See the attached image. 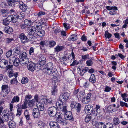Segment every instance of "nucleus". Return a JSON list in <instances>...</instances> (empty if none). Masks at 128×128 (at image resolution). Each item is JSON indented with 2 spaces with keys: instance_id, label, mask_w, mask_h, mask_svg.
Segmentation results:
<instances>
[{
  "instance_id": "obj_1",
  "label": "nucleus",
  "mask_w": 128,
  "mask_h": 128,
  "mask_svg": "<svg viewBox=\"0 0 128 128\" xmlns=\"http://www.w3.org/2000/svg\"><path fill=\"white\" fill-rule=\"evenodd\" d=\"M43 72L49 76L57 75L58 71L57 69L53 68V64L51 62L48 63L43 69Z\"/></svg>"
},
{
  "instance_id": "obj_2",
  "label": "nucleus",
  "mask_w": 128,
  "mask_h": 128,
  "mask_svg": "<svg viewBox=\"0 0 128 128\" xmlns=\"http://www.w3.org/2000/svg\"><path fill=\"white\" fill-rule=\"evenodd\" d=\"M70 96V95L69 93L66 92L61 95L60 96V100L56 102V103L57 108H62L66 106H64L63 102H66L69 99Z\"/></svg>"
},
{
  "instance_id": "obj_3",
  "label": "nucleus",
  "mask_w": 128,
  "mask_h": 128,
  "mask_svg": "<svg viewBox=\"0 0 128 128\" xmlns=\"http://www.w3.org/2000/svg\"><path fill=\"white\" fill-rule=\"evenodd\" d=\"M59 110L62 111L64 112V118L66 120H74V118L73 117L72 112L68 111L66 109V106H65L64 107L59 108Z\"/></svg>"
},
{
  "instance_id": "obj_4",
  "label": "nucleus",
  "mask_w": 128,
  "mask_h": 128,
  "mask_svg": "<svg viewBox=\"0 0 128 128\" xmlns=\"http://www.w3.org/2000/svg\"><path fill=\"white\" fill-rule=\"evenodd\" d=\"M19 57L21 60L20 62L22 61L23 65H25L29 61V59L28 58L27 54L26 52H21L19 54Z\"/></svg>"
},
{
  "instance_id": "obj_5",
  "label": "nucleus",
  "mask_w": 128,
  "mask_h": 128,
  "mask_svg": "<svg viewBox=\"0 0 128 128\" xmlns=\"http://www.w3.org/2000/svg\"><path fill=\"white\" fill-rule=\"evenodd\" d=\"M70 106L72 108H74L77 113L76 114H78L80 112L81 109V104L77 102L73 101H72L70 104Z\"/></svg>"
},
{
  "instance_id": "obj_6",
  "label": "nucleus",
  "mask_w": 128,
  "mask_h": 128,
  "mask_svg": "<svg viewBox=\"0 0 128 128\" xmlns=\"http://www.w3.org/2000/svg\"><path fill=\"white\" fill-rule=\"evenodd\" d=\"M57 110L56 107L53 106L48 108V115L50 116L53 117L56 114Z\"/></svg>"
},
{
  "instance_id": "obj_7",
  "label": "nucleus",
  "mask_w": 128,
  "mask_h": 128,
  "mask_svg": "<svg viewBox=\"0 0 128 128\" xmlns=\"http://www.w3.org/2000/svg\"><path fill=\"white\" fill-rule=\"evenodd\" d=\"M20 61L18 58H16L14 56H11L9 60L10 62L11 63V62H13L14 66H18L20 62Z\"/></svg>"
},
{
  "instance_id": "obj_8",
  "label": "nucleus",
  "mask_w": 128,
  "mask_h": 128,
  "mask_svg": "<svg viewBox=\"0 0 128 128\" xmlns=\"http://www.w3.org/2000/svg\"><path fill=\"white\" fill-rule=\"evenodd\" d=\"M100 106L98 105H96L95 108L94 110H94L93 109H92L91 110V113H92L93 114H94L97 117H100L102 116V114L100 113Z\"/></svg>"
},
{
  "instance_id": "obj_9",
  "label": "nucleus",
  "mask_w": 128,
  "mask_h": 128,
  "mask_svg": "<svg viewBox=\"0 0 128 128\" xmlns=\"http://www.w3.org/2000/svg\"><path fill=\"white\" fill-rule=\"evenodd\" d=\"M42 104L46 107H47L49 105L52 104V99L51 98L49 99L46 98H42Z\"/></svg>"
},
{
  "instance_id": "obj_10",
  "label": "nucleus",
  "mask_w": 128,
  "mask_h": 128,
  "mask_svg": "<svg viewBox=\"0 0 128 128\" xmlns=\"http://www.w3.org/2000/svg\"><path fill=\"white\" fill-rule=\"evenodd\" d=\"M92 94L90 93L88 94L86 97H84L82 99V103L84 104H88L90 101Z\"/></svg>"
},
{
  "instance_id": "obj_11",
  "label": "nucleus",
  "mask_w": 128,
  "mask_h": 128,
  "mask_svg": "<svg viewBox=\"0 0 128 128\" xmlns=\"http://www.w3.org/2000/svg\"><path fill=\"white\" fill-rule=\"evenodd\" d=\"M26 64L28 65L27 68L29 70L32 72L34 71L35 69V64L31 61H28L27 64H25V65Z\"/></svg>"
},
{
  "instance_id": "obj_12",
  "label": "nucleus",
  "mask_w": 128,
  "mask_h": 128,
  "mask_svg": "<svg viewBox=\"0 0 128 128\" xmlns=\"http://www.w3.org/2000/svg\"><path fill=\"white\" fill-rule=\"evenodd\" d=\"M21 42L22 43H26L28 41V39L27 36L23 33L21 34L19 36Z\"/></svg>"
},
{
  "instance_id": "obj_13",
  "label": "nucleus",
  "mask_w": 128,
  "mask_h": 128,
  "mask_svg": "<svg viewBox=\"0 0 128 128\" xmlns=\"http://www.w3.org/2000/svg\"><path fill=\"white\" fill-rule=\"evenodd\" d=\"M54 116L56 117V120L58 123L64 125V120L59 113H56Z\"/></svg>"
},
{
  "instance_id": "obj_14",
  "label": "nucleus",
  "mask_w": 128,
  "mask_h": 128,
  "mask_svg": "<svg viewBox=\"0 0 128 128\" xmlns=\"http://www.w3.org/2000/svg\"><path fill=\"white\" fill-rule=\"evenodd\" d=\"M32 115L34 118H38L40 116V112L39 110L37 108H35L32 110Z\"/></svg>"
},
{
  "instance_id": "obj_15",
  "label": "nucleus",
  "mask_w": 128,
  "mask_h": 128,
  "mask_svg": "<svg viewBox=\"0 0 128 128\" xmlns=\"http://www.w3.org/2000/svg\"><path fill=\"white\" fill-rule=\"evenodd\" d=\"M18 5L20 8L22 12H25L26 10L28 8L27 5L24 4L22 1L20 2Z\"/></svg>"
},
{
  "instance_id": "obj_16",
  "label": "nucleus",
  "mask_w": 128,
  "mask_h": 128,
  "mask_svg": "<svg viewBox=\"0 0 128 128\" xmlns=\"http://www.w3.org/2000/svg\"><path fill=\"white\" fill-rule=\"evenodd\" d=\"M93 106L91 105L88 104L85 106L84 110L85 112H87L88 114L89 113V114H92V113H91V110L90 111V110H92V109H93Z\"/></svg>"
},
{
  "instance_id": "obj_17",
  "label": "nucleus",
  "mask_w": 128,
  "mask_h": 128,
  "mask_svg": "<svg viewBox=\"0 0 128 128\" xmlns=\"http://www.w3.org/2000/svg\"><path fill=\"white\" fill-rule=\"evenodd\" d=\"M29 34L30 35H34L36 32V27L35 26H31L28 28Z\"/></svg>"
},
{
  "instance_id": "obj_18",
  "label": "nucleus",
  "mask_w": 128,
  "mask_h": 128,
  "mask_svg": "<svg viewBox=\"0 0 128 128\" xmlns=\"http://www.w3.org/2000/svg\"><path fill=\"white\" fill-rule=\"evenodd\" d=\"M15 19L16 20V22H17L18 19L22 20L23 19L24 16V14L23 13L18 12L17 13L15 14Z\"/></svg>"
},
{
  "instance_id": "obj_19",
  "label": "nucleus",
  "mask_w": 128,
  "mask_h": 128,
  "mask_svg": "<svg viewBox=\"0 0 128 128\" xmlns=\"http://www.w3.org/2000/svg\"><path fill=\"white\" fill-rule=\"evenodd\" d=\"M15 14H10V16H8L6 18L9 22H11L14 23L16 22V20H15Z\"/></svg>"
},
{
  "instance_id": "obj_20",
  "label": "nucleus",
  "mask_w": 128,
  "mask_h": 128,
  "mask_svg": "<svg viewBox=\"0 0 128 128\" xmlns=\"http://www.w3.org/2000/svg\"><path fill=\"white\" fill-rule=\"evenodd\" d=\"M49 124L51 128H60L58 123L56 122H50Z\"/></svg>"
},
{
  "instance_id": "obj_21",
  "label": "nucleus",
  "mask_w": 128,
  "mask_h": 128,
  "mask_svg": "<svg viewBox=\"0 0 128 128\" xmlns=\"http://www.w3.org/2000/svg\"><path fill=\"white\" fill-rule=\"evenodd\" d=\"M46 61V57L44 56H41L39 58V63L40 66H42L45 64Z\"/></svg>"
},
{
  "instance_id": "obj_22",
  "label": "nucleus",
  "mask_w": 128,
  "mask_h": 128,
  "mask_svg": "<svg viewBox=\"0 0 128 128\" xmlns=\"http://www.w3.org/2000/svg\"><path fill=\"white\" fill-rule=\"evenodd\" d=\"M116 105L115 104H112L109 106L108 108H105V109L107 108V109L109 112H114L116 110L115 109Z\"/></svg>"
},
{
  "instance_id": "obj_23",
  "label": "nucleus",
  "mask_w": 128,
  "mask_h": 128,
  "mask_svg": "<svg viewBox=\"0 0 128 128\" xmlns=\"http://www.w3.org/2000/svg\"><path fill=\"white\" fill-rule=\"evenodd\" d=\"M8 61L5 60L3 59L0 60V68H4L8 65Z\"/></svg>"
},
{
  "instance_id": "obj_24",
  "label": "nucleus",
  "mask_w": 128,
  "mask_h": 128,
  "mask_svg": "<svg viewBox=\"0 0 128 128\" xmlns=\"http://www.w3.org/2000/svg\"><path fill=\"white\" fill-rule=\"evenodd\" d=\"M36 105L38 108L37 109L39 110V111H42L44 110V106L42 102H39L37 103Z\"/></svg>"
},
{
  "instance_id": "obj_25",
  "label": "nucleus",
  "mask_w": 128,
  "mask_h": 128,
  "mask_svg": "<svg viewBox=\"0 0 128 128\" xmlns=\"http://www.w3.org/2000/svg\"><path fill=\"white\" fill-rule=\"evenodd\" d=\"M64 48L63 46L58 45L54 48V52L56 54L62 50Z\"/></svg>"
},
{
  "instance_id": "obj_26",
  "label": "nucleus",
  "mask_w": 128,
  "mask_h": 128,
  "mask_svg": "<svg viewBox=\"0 0 128 128\" xmlns=\"http://www.w3.org/2000/svg\"><path fill=\"white\" fill-rule=\"evenodd\" d=\"M21 104V103H20L16 105L18 108L17 110V113L16 114V116H20L21 115L22 109L20 107Z\"/></svg>"
},
{
  "instance_id": "obj_27",
  "label": "nucleus",
  "mask_w": 128,
  "mask_h": 128,
  "mask_svg": "<svg viewBox=\"0 0 128 128\" xmlns=\"http://www.w3.org/2000/svg\"><path fill=\"white\" fill-rule=\"evenodd\" d=\"M4 30L6 33L9 34H12L13 32L12 28L8 26L5 27Z\"/></svg>"
},
{
  "instance_id": "obj_28",
  "label": "nucleus",
  "mask_w": 128,
  "mask_h": 128,
  "mask_svg": "<svg viewBox=\"0 0 128 128\" xmlns=\"http://www.w3.org/2000/svg\"><path fill=\"white\" fill-rule=\"evenodd\" d=\"M20 52V48L19 46L15 47L13 50V52L14 55L16 56L18 55H19Z\"/></svg>"
},
{
  "instance_id": "obj_29",
  "label": "nucleus",
  "mask_w": 128,
  "mask_h": 128,
  "mask_svg": "<svg viewBox=\"0 0 128 128\" xmlns=\"http://www.w3.org/2000/svg\"><path fill=\"white\" fill-rule=\"evenodd\" d=\"M57 74H57V76H56V75H54L53 76H49L50 78L52 79V82L55 83L57 82L58 80V79L57 78V77L59 75V73L58 72Z\"/></svg>"
},
{
  "instance_id": "obj_30",
  "label": "nucleus",
  "mask_w": 128,
  "mask_h": 128,
  "mask_svg": "<svg viewBox=\"0 0 128 128\" xmlns=\"http://www.w3.org/2000/svg\"><path fill=\"white\" fill-rule=\"evenodd\" d=\"M2 15L3 17H6L9 16L8 10L2 9L1 10Z\"/></svg>"
},
{
  "instance_id": "obj_31",
  "label": "nucleus",
  "mask_w": 128,
  "mask_h": 128,
  "mask_svg": "<svg viewBox=\"0 0 128 128\" xmlns=\"http://www.w3.org/2000/svg\"><path fill=\"white\" fill-rule=\"evenodd\" d=\"M118 10L117 8L115 6L112 10L109 12V14L112 16L116 15L118 14L117 11Z\"/></svg>"
},
{
  "instance_id": "obj_32",
  "label": "nucleus",
  "mask_w": 128,
  "mask_h": 128,
  "mask_svg": "<svg viewBox=\"0 0 128 128\" xmlns=\"http://www.w3.org/2000/svg\"><path fill=\"white\" fill-rule=\"evenodd\" d=\"M36 34L42 37L45 34L44 30H36Z\"/></svg>"
},
{
  "instance_id": "obj_33",
  "label": "nucleus",
  "mask_w": 128,
  "mask_h": 128,
  "mask_svg": "<svg viewBox=\"0 0 128 128\" xmlns=\"http://www.w3.org/2000/svg\"><path fill=\"white\" fill-rule=\"evenodd\" d=\"M8 125L9 128H16V123L12 120H11L9 122Z\"/></svg>"
},
{
  "instance_id": "obj_34",
  "label": "nucleus",
  "mask_w": 128,
  "mask_h": 128,
  "mask_svg": "<svg viewBox=\"0 0 128 128\" xmlns=\"http://www.w3.org/2000/svg\"><path fill=\"white\" fill-rule=\"evenodd\" d=\"M105 124L103 122H98L96 124V127H94L93 128H105Z\"/></svg>"
},
{
  "instance_id": "obj_35",
  "label": "nucleus",
  "mask_w": 128,
  "mask_h": 128,
  "mask_svg": "<svg viewBox=\"0 0 128 128\" xmlns=\"http://www.w3.org/2000/svg\"><path fill=\"white\" fill-rule=\"evenodd\" d=\"M68 58L66 56L62 57L60 59V61L62 64L64 65H66L68 63Z\"/></svg>"
},
{
  "instance_id": "obj_36",
  "label": "nucleus",
  "mask_w": 128,
  "mask_h": 128,
  "mask_svg": "<svg viewBox=\"0 0 128 128\" xmlns=\"http://www.w3.org/2000/svg\"><path fill=\"white\" fill-rule=\"evenodd\" d=\"M34 50L32 47H31L29 50V54L31 57H32L34 58L35 56L34 54Z\"/></svg>"
},
{
  "instance_id": "obj_37",
  "label": "nucleus",
  "mask_w": 128,
  "mask_h": 128,
  "mask_svg": "<svg viewBox=\"0 0 128 128\" xmlns=\"http://www.w3.org/2000/svg\"><path fill=\"white\" fill-rule=\"evenodd\" d=\"M90 82L93 83L96 82V78L95 75L94 74H92L89 79Z\"/></svg>"
},
{
  "instance_id": "obj_38",
  "label": "nucleus",
  "mask_w": 128,
  "mask_h": 128,
  "mask_svg": "<svg viewBox=\"0 0 128 128\" xmlns=\"http://www.w3.org/2000/svg\"><path fill=\"white\" fill-rule=\"evenodd\" d=\"M77 39V37L76 35L75 34H73L70 36L68 38V40L69 41H75Z\"/></svg>"
},
{
  "instance_id": "obj_39",
  "label": "nucleus",
  "mask_w": 128,
  "mask_h": 128,
  "mask_svg": "<svg viewBox=\"0 0 128 128\" xmlns=\"http://www.w3.org/2000/svg\"><path fill=\"white\" fill-rule=\"evenodd\" d=\"M8 76L10 78L13 77L14 76V72L12 69H10L8 72Z\"/></svg>"
},
{
  "instance_id": "obj_40",
  "label": "nucleus",
  "mask_w": 128,
  "mask_h": 128,
  "mask_svg": "<svg viewBox=\"0 0 128 128\" xmlns=\"http://www.w3.org/2000/svg\"><path fill=\"white\" fill-rule=\"evenodd\" d=\"M2 118L0 117V119L1 120L4 121H8L9 120V119L8 117V114H6L4 115H2Z\"/></svg>"
},
{
  "instance_id": "obj_41",
  "label": "nucleus",
  "mask_w": 128,
  "mask_h": 128,
  "mask_svg": "<svg viewBox=\"0 0 128 128\" xmlns=\"http://www.w3.org/2000/svg\"><path fill=\"white\" fill-rule=\"evenodd\" d=\"M20 100V98L18 96H14L12 99V101L11 102L12 103H13L15 102H18Z\"/></svg>"
},
{
  "instance_id": "obj_42",
  "label": "nucleus",
  "mask_w": 128,
  "mask_h": 128,
  "mask_svg": "<svg viewBox=\"0 0 128 128\" xmlns=\"http://www.w3.org/2000/svg\"><path fill=\"white\" fill-rule=\"evenodd\" d=\"M8 115L9 120H13L14 116V115L13 112L11 111H10V112H8Z\"/></svg>"
},
{
  "instance_id": "obj_43",
  "label": "nucleus",
  "mask_w": 128,
  "mask_h": 128,
  "mask_svg": "<svg viewBox=\"0 0 128 128\" xmlns=\"http://www.w3.org/2000/svg\"><path fill=\"white\" fill-rule=\"evenodd\" d=\"M24 24L27 26H30L32 24V22H31L30 19H25L24 21Z\"/></svg>"
},
{
  "instance_id": "obj_44",
  "label": "nucleus",
  "mask_w": 128,
  "mask_h": 128,
  "mask_svg": "<svg viewBox=\"0 0 128 128\" xmlns=\"http://www.w3.org/2000/svg\"><path fill=\"white\" fill-rule=\"evenodd\" d=\"M35 101L34 100H32L28 102V105L30 107L32 108L35 105Z\"/></svg>"
},
{
  "instance_id": "obj_45",
  "label": "nucleus",
  "mask_w": 128,
  "mask_h": 128,
  "mask_svg": "<svg viewBox=\"0 0 128 128\" xmlns=\"http://www.w3.org/2000/svg\"><path fill=\"white\" fill-rule=\"evenodd\" d=\"M93 60L91 58L88 60L86 62V64L88 66H91L93 64Z\"/></svg>"
},
{
  "instance_id": "obj_46",
  "label": "nucleus",
  "mask_w": 128,
  "mask_h": 128,
  "mask_svg": "<svg viewBox=\"0 0 128 128\" xmlns=\"http://www.w3.org/2000/svg\"><path fill=\"white\" fill-rule=\"evenodd\" d=\"M92 118L91 116L88 115H87L85 118L84 121L85 122L87 123L89 121L90 122V120Z\"/></svg>"
},
{
  "instance_id": "obj_47",
  "label": "nucleus",
  "mask_w": 128,
  "mask_h": 128,
  "mask_svg": "<svg viewBox=\"0 0 128 128\" xmlns=\"http://www.w3.org/2000/svg\"><path fill=\"white\" fill-rule=\"evenodd\" d=\"M7 2L9 6H13L15 4L14 0H7Z\"/></svg>"
},
{
  "instance_id": "obj_48",
  "label": "nucleus",
  "mask_w": 128,
  "mask_h": 128,
  "mask_svg": "<svg viewBox=\"0 0 128 128\" xmlns=\"http://www.w3.org/2000/svg\"><path fill=\"white\" fill-rule=\"evenodd\" d=\"M8 86L7 85H3L2 86V91H6V92H8Z\"/></svg>"
},
{
  "instance_id": "obj_49",
  "label": "nucleus",
  "mask_w": 128,
  "mask_h": 128,
  "mask_svg": "<svg viewBox=\"0 0 128 128\" xmlns=\"http://www.w3.org/2000/svg\"><path fill=\"white\" fill-rule=\"evenodd\" d=\"M105 126V128H113V124L109 122L106 123Z\"/></svg>"
},
{
  "instance_id": "obj_50",
  "label": "nucleus",
  "mask_w": 128,
  "mask_h": 128,
  "mask_svg": "<svg viewBox=\"0 0 128 128\" xmlns=\"http://www.w3.org/2000/svg\"><path fill=\"white\" fill-rule=\"evenodd\" d=\"M57 91L56 87H54L52 88L51 90L52 94L53 95H55L57 93Z\"/></svg>"
},
{
  "instance_id": "obj_51",
  "label": "nucleus",
  "mask_w": 128,
  "mask_h": 128,
  "mask_svg": "<svg viewBox=\"0 0 128 128\" xmlns=\"http://www.w3.org/2000/svg\"><path fill=\"white\" fill-rule=\"evenodd\" d=\"M48 42L49 45L50 46V47H53L56 44V42L53 40H49Z\"/></svg>"
},
{
  "instance_id": "obj_52",
  "label": "nucleus",
  "mask_w": 128,
  "mask_h": 128,
  "mask_svg": "<svg viewBox=\"0 0 128 128\" xmlns=\"http://www.w3.org/2000/svg\"><path fill=\"white\" fill-rule=\"evenodd\" d=\"M89 55L88 54H84L82 56V58L84 60H86L87 59H89Z\"/></svg>"
},
{
  "instance_id": "obj_53",
  "label": "nucleus",
  "mask_w": 128,
  "mask_h": 128,
  "mask_svg": "<svg viewBox=\"0 0 128 128\" xmlns=\"http://www.w3.org/2000/svg\"><path fill=\"white\" fill-rule=\"evenodd\" d=\"M28 82V79L26 77H23L21 80V82L22 84L27 83Z\"/></svg>"
},
{
  "instance_id": "obj_54",
  "label": "nucleus",
  "mask_w": 128,
  "mask_h": 128,
  "mask_svg": "<svg viewBox=\"0 0 128 128\" xmlns=\"http://www.w3.org/2000/svg\"><path fill=\"white\" fill-rule=\"evenodd\" d=\"M104 35L106 38L108 39L110 38L112 36V34H110L109 33L108 31L107 30L105 31Z\"/></svg>"
},
{
  "instance_id": "obj_55",
  "label": "nucleus",
  "mask_w": 128,
  "mask_h": 128,
  "mask_svg": "<svg viewBox=\"0 0 128 128\" xmlns=\"http://www.w3.org/2000/svg\"><path fill=\"white\" fill-rule=\"evenodd\" d=\"M28 102H26L24 101V103H23L22 105L21 108L23 109H25L27 108L28 107Z\"/></svg>"
},
{
  "instance_id": "obj_56",
  "label": "nucleus",
  "mask_w": 128,
  "mask_h": 128,
  "mask_svg": "<svg viewBox=\"0 0 128 128\" xmlns=\"http://www.w3.org/2000/svg\"><path fill=\"white\" fill-rule=\"evenodd\" d=\"M113 120L114 124L116 125H118L120 123L119 119L117 117H115L114 118Z\"/></svg>"
},
{
  "instance_id": "obj_57",
  "label": "nucleus",
  "mask_w": 128,
  "mask_h": 128,
  "mask_svg": "<svg viewBox=\"0 0 128 128\" xmlns=\"http://www.w3.org/2000/svg\"><path fill=\"white\" fill-rule=\"evenodd\" d=\"M90 122L91 123L93 126H95V127H96V126L97 123L98 122V120L95 118L92 120Z\"/></svg>"
},
{
  "instance_id": "obj_58",
  "label": "nucleus",
  "mask_w": 128,
  "mask_h": 128,
  "mask_svg": "<svg viewBox=\"0 0 128 128\" xmlns=\"http://www.w3.org/2000/svg\"><path fill=\"white\" fill-rule=\"evenodd\" d=\"M32 98V96L30 95H26L25 96V101L26 102H28V101L30 100Z\"/></svg>"
},
{
  "instance_id": "obj_59",
  "label": "nucleus",
  "mask_w": 128,
  "mask_h": 128,
  "mask_svg": "<svg viewBox=\"0 0 128 128\" xmlns=\"http://www.w3.org/2000/svg\"><path fill=\"white\" fill-rule=\"evenodd\" d=\"M34 24L35 25L34 26L38 28L39 26H41V24L40 22L37 21L36 20L34 23Z\"/></svg>"
},
{
  "instance_id": "obj_60",
  "label": "nucleus",
  "mask_w": 128,
  "mask_h": 128,
  "mask_svg": "<svg viewBox=\"0 0 128 128\" xmlns=\"http://www.w3.org/2000/svg\"><path fill=\"white\" fill-rule=\"evenodd\" d=\"M18 82V81L16 78H13L10 80V83L12 84H16Z\"/></svg>"
},
{
  "instance_id": "obj_61",
  "label": "nucleus",
  "mask_w": 128,
  "mask_h": 128,
  "mask_svg": "<svg viewBox=\"0 0 128 128\" xmlns=\"http://www.w3.org/2000/svg\"><path fill=\"white\" fill-rule=\"evenodd\" d=\"M36 19L37 18L36 16H34L30 20L31 22H32V24H33L34 23L36 20Z\"/></svg>"
},
{
  "instance_id": "obj_62",
  "label": "nucleus",
  "mask_w": 128,
  "mask_h": 128,
  "mask_svg": "<svg viewBox=\"0 0 128 128\" xmlns=\"http://www.w3.org/2000/svg\"><path fill=\"white\" fill-rule=\"evenodd\" d=\"M12 50H10L8 51L7 52H6V55L7 58H9L10 57L12 54Z\"/></svg>"
},
{
  "instance_id": "obj_63",
  "label": "nucleus",
  "mask_w": 128,
  "mask_h": 128,
  "mask_svg": "<svg viewBox=\"0 0 128 128\" xmlns=\"http://www.w3.org/2000/svg\"><path fill=\"white\" fill-rule=\"evenodd\" d=\"M38 124L40 127L44 126V123L41 120H39L38 122Z\"/></svg>"
},
{
  "instance_id": "obj_64",
  "label": "nucleus",
  "mask_w": 128,
  "mask_h": 128,
  "mask_svg": "<svg viewBox=\"0 0 128 128\" xmlns=\"http://www.w3.org/2000/svg\"><path fill=\"white\" fill-rule=\"evenodd\" d=\"M8 12H9V16L10 14H16L17 13H16L15 10L13 9H11L10 10H8Z\"/></svg>"
}]
</instances>
